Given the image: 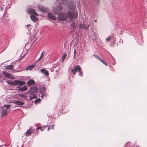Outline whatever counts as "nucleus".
Listing matches in <instances>:
<instances>
[{
	"label": "nucleus",
	"instance_id": "nucleus-1",
	"mask_svg": "<svg viewBox=\"0 0 147 147\" xmlns=\"http://www.w3.org/2000/svg\"><path fill=\"white\" fill-rule=\"evenodd\" d=\"M27 12L29 14H31L30 17L31 20L35 22L37 20L36 16H38V14L34 11V9L32 8H28Z\"/></svg>",
	"mask_w": 147,
	"mask_h": 147
},
{
	"label": "nucleus",
	"instance_id": "nucleus-2",
	"mask_svg": "<svg viewBox=\"0 0 147 147\" xmlns=\"http://www.w3.org/2000/svg\"><path fill=\"white\" fill-rule=\"evenodd\" d=\"M67 16L70 20L77 18L78 16V12L76 11H67Z\"/></svg>",
	"mask_w": 147,
	"mask_h": 147
},
{
	"label": "nucleus",
	"instance_id": "nucleus-3",
	"mask_svg": "<svg viewBox=\"0 0 147 147\" xmlns=\"http://www.w3.org/2000/svg\"><path fill=\"white\" fill-rule=\"evenodd\" d=\"M71 71L74 75H75V72L78 71L79 72V75L80 76H82L83 75V73L81 70V67L78 65L74 66V69H71Z\"/></svg>",
	"mask_w": 147,
	"mask_h": 147
},
{
	"label": "nucleus",
	"instance_id": "nucleus-4",
	"mask_svg": "<svg viewBox=\"0 0 147 147\" xmlns=\"http://www.w3.org/2000/svg\"><path fill=\"white\" fill-rule=\"evenodd\" d=\"M10 106L9 105H4L2 107L1 109L2 110L1 113H2L1 116H4L7 115V109H9Z\"/></svg>",
	"mask_w": 147,
	"mask_h": 147
},
{
	"label": "nucleus",
	"instance_id": "nucleus-5",
	"mask_svg": "<svg viewBox=\"0 0 147 147\" xmlns=\"http://www.w3.org/2000/svg\"><path fill=\"white\" fill-rule=\"evenodd\" d=\"M68 18L67 14L65 13L61 12L58 14V18L60 20L64 21L66 20Z\"/></svg>",
	"mask_w": 147,
	"mask_h": 147
},
{
	"label": "nucleus",
	"instance_id": "nucleus-6",
	"mask_svg": "<svg viewBox=\"0 0 147 147\" xmlns=\"http://www.w3.org/2000/svg\"><path fill=\"white\" fill-rule=\"evenodd\" d=\"M62 10V6L61 3L59 4L58 6L53 8V13L56 15L57 14L59 11Z\"/></svg>",
	"mask_w": 147,
	"mask_h": 147
},
{
	"label": "nucleus",
	"instance_id": "nucleus-7",
	"mask_svg": "<svg viewBox=\"0 0 147 147\" xmlns=\"http://www.w3.org/2000/svg\"><path fill=\"white\" fill-rule=\"evenodd\" d=\"M25 84V83L24 81H22L18 80H14V82H13V85L17 84L19 85V86L18 87V88H19L20 87H21L22 85Z\"/></svg>",
	"mask_w": 147,
	"mask_h": 147
},
{
	"label": "nucleus",
	"instance_id": "nucleus-8",
	"mask_svg": "<svg viewBox=\"0 0 147 147\" xmlns=\"http://www.w3.org/2000/svg\"><path fill=\"white\" fill-rule=\"evenodd\" d=\"M45 87H41L40 89V94H41V96L40 97L42 99V97L43 96H45L46 97L47 96V94H45Z\"/></svg>",
	"mask_w": 147,
	"mask_h": 147
},
{
	"label": "nucleus",
	"instance_id": "nucleus-9",
	"mask_svg": "<svg viewBox=\"0 0 147 147\" xmlns=\"http://www.w3.org/2000/svg\"><path fill=\"white\" fill-rule=\"evenodd\" d=\"M3 74L5 77L10 79H14L15 78L11 74H8L5 71H3Z\"/></svg>",
	"mask_w": 147,
	"mask_h": 147
},
{
	"label": "nucleus",
	"instance_id": "nucleus-10",
	"mask_svg": "<svg viewBox=\"0 0 147 147\" xmlns=\"http://www.w3.org/2000/svg\"><path fill=\"white\" fill-rule=\"evenodd\" d=\"M38 7L40 10L43 12H46L49 11L48 8L42 5H38Z\"/></svg>",
	"mask_w": 147,
	"mask_h": 147
},
{
	"label": "nucleus",
	"instance_id": "nucleus-11",
	"mask_svg": "<svg viewBox=\"0 0 147 147\" xmlns=\"http://www.w3.org/2000/svg\"><path fill=\"white\" fill-rule=\"evenodd\" d=\"M77 24L74 21H72L70 24V26L71 27V29H73V30L74 31L75 30Z\"/></svg>",
	"mask_w": 147,
	"mask_h": 147
},
{
	"label": "nucleus",
	"instance_id": "nucleus-12",
	"mask_svg": "<svg viewBox=\"0 0 147 147\" xmlns=\"http://www.w3.org/2000/svg\"><path fill=\"white\" fill-rule=\"evenodd\" d=\"M38 88L36 86L31 87L30 89V92L36 93L38 91Z\"/></svg>",
	"mask_w": 147,
	"mask_h": 147
},
{
	"label": "nucleus",
	"instance_id": "nucleus-13",
	"mask_svg": "<svg viewBox=\"0 0 147 147\" xmlns=\"http://www.w3.org/2000/svg\"><path fill=\"white\" fill-rule=\"evenodd\" d=\"M48 17L50 19L53 20H55L56 19L55 17L51 13L49 12L48 13Z\"/></svg>",
	"mask_w": 147,
	"mask_h": 147
},
{
	"label": "nucleus",
	"instance_id": "nucleus-14",
	"mask_svg": "<svg viewBox=\"0 0 147 147\" xmlns=\"http://www.w3.org/2000/svg\"><path fill=\"white\" fill-rule=\"evenodd\" d=\"M34 83L35 82L34 80L32 79L28 81L27 83V84L28 86L32 85L34 84Z\"/></svg>",
	"mask_w": 147,
	"mask_h": 147
},
{
	"label": "nucleus",
	"instance_id": "nucleus-15",
	"mask_svg": "<svg viewBox=\"0 0 147 147\" xmlns=\"http://www.w3.org/2000/svg\"><path fill=\"white\" fill-rule=\"evenodd\" d=\"M15 103L16 105H19L20 107L22 106L24 104V103L23 102L19 101H15Z\"/></svg>",
	"mask_w": 147,
	"mask_h": 147
},
{
	"label": "nucleus",
	"instance_id": "nucleus-16",
	"mask_svg": "<svg viewBox=\"0 0 147 147\" xmlns=\"http://www.w3.org/2000/svg\"><path fill=\"white\" fill-rule=\"evenodd\" d=\"M5 68L6 69L11 70L13 69V65H9L5 66Z\"/></svg>",
	"mask_w": 147,
	"mask_h": 147
},
{
	"label": "nucleus",
	"instance_id": "nucleus-17",
	"mask_svg": "<svg viewBox=\"0 0 147 147\" xmlns=\"http://www.w3.org/2000/svg\"><path fill=\"white\" fill-rule=\"evenodd\" d=\"M35 65H30L26 67V70H31L33 68L35 67Z\"/></svg>",
	"mask_w": 147,
	"mask_h": 147
},
{
	"label": "nucleus",
	"instance_id": "nucleus-18",
	"mask_svg": "<svg viewBox=\"0 0 147 147\" xmlns=\"http://www.w3.org/2000/svg\"><path fill=\"white\" fill-rule=\"evenodd\" d=\"M27 88L26 86H24L23 87H20L19 90L21 91H24L27 90Z\"/></svg>",
	"mask_w": 147,
	"mask_h": 147
},
{
	"label": "nucleus",
	"instance_id": "nucleus-19",
	"mask_svg": "<svg viewBox=\"0 0 147 147\" xmlns=\"http://www.w3.org/2000/svg\"><path fill=\"white\" fill-rule=\"evenodd\" d=\"M26 136H29L31 135V132L30 130V129H28L27 131L26 132Z\"/></svg>",
	"mask_w": 147,
	"mask_h": 147
},
{
	"label": "nucleus",
	"instance_id": "nucleus-20",
	"mask_svg": "<svg viewBox=\"0 0 147 147\" xmlns=\"http://www.w3.org/2000/svg\"><path fill=\"white\" fill-rule=\"evenodd\" d=\"M125 147H133L131 144V143L129 142L126 143V144H125Z\"/></svg>",
	"mask_w": 147,
	"mask_h": 147
},
{
	"label": "nucleus",
	"instance_id": "nucleus-21",
	"mask_svg": "<svg viewBox=\"0 0 147 147\" xmlns=\"http://www.w3.org/2000/svg\"><path fill=\"white\" fill-rule=\"evenodd\" d=\"M59 66V64L57 62L55 64H54L53 65L52 67L53 68H56Z\"/></svg>",
	"mask_w": 147,
	"mask_h": 147
},
{
	"label": "nucleus",
	"instance_id": "nucleus-22",
	"mask_svg": "<svg viewBox=\"0 0 147 147\" xmlns=\"http://www.w3.org/2000/svg\"><path fill=\"white\" fill-rule=\"evenodd\" d=\"M36 97V95L33 94H31L30 96V100H32Z\"/></svg>",
	"mask_w": 147,
	"mask_h": 147
},
{
	"label": "nucleus",
	"instance_id": "nucleus-23",
	"mask_svg": "<svg viewBox=\"0 0 147 147\" xmlns=\"http://www.w3.org/2000/svg\"><path fill=\"white\" fill-rule=\"evenodd\" d=\"M61 2L64 5H67L68 3V0H61Z\"/></svg>",
	"mask_w": 147,
	"mask_h": 147
},
{
	"label": "nucleus",
	"instance_id": "nucleus-24",
	"mask_svg": "<svg viewBox=\"0 0 147 147\" xmlns=\"http://www.w3.org/2000/svg\"><path fill=\"white\" fill-rule=\"evenodd\" d=\"M113 38V36H111L110 37L106 38V40L107 42H109L110 40H111L112 38Z\"/></svg>",
	"mask_w": 147,
	"mask_h": 147
},
{
	"label": "nucleus",
	"instance_id": "nucleus-25",
	"mask_svg": "<svg viewBox=\"0 0 147 147\" xmlns=\"http://www.w3.org/2000/svg\"><path fill=\"white\" fill-rule=\"evenodd\" d=\"M86 25L84 23H83L82 24H81L80 26V28L82 29H84Z\"/></svg>",
	"mask_w": 147,
	"mask_h": 147
},
{
	"label": "nucleus",
	"instance_id": "nucleus-26",
	"mask_svg": "<svg viewBox=\"0 0 147 147\" xmlns=\"http://www.w3.org/2000/svg\"><path fill=\"white\" fill-rule=\"evenodd\" d=\"M14 82L11 80H8L7 81V82L8 84H13V82Z\"/></svg>",
	"mask_w": 147,
	"mask_h": 147
},
{
	"label": "nucleus",
	"instance_id": "nucleus-27",
	"mask_svg": "<svg viewBox=\"0 0 147 147\" xmlns=\"http://www.w3.org/2000/svg\"><path fill=\"white\" fill-rule=\"evenodd\" d=\"M67 53L65 54L62 57V60L63 61L66 58V56H67Z\"/></svg>",
	"mask_w": 147,
	"mask_h": 147
},
{
	"label": "nucleus",
	"instance_id": "nucleus-28",
	"mask_svg": "<svg viewBox=\"0 0 147 147\" xmlns=\"http://www.w3.org/2000/svg\"><path fill=\"white\" fill-rule=\"evenodd\" d=\"M90 26V25L89 24L87 26H86V25L85 26L84 28V30H86Z\"/></svg>",
	"mask_w": 147,
	"mask_h": 147
},
{
	"label": "nucleus",
	"instance_id": "nucleus-29",
	"mask_svg": "<svg viewBox=\"0 0 147 147\" xmlns=\"http://www.w3.org/2000/svg\"><path fill=\"white\" fill-rule=\"evenodd\" d=\"M60 67H59L58 68V69H57L56 70V74L57 75H59V73L58 72V71L60 69Z\"/></svg>",
	"mask_w": 147,
	"mask_h": 147
},
{
	"label": "nucleus",
	"instance_id": "nucleus-30",
	"mask_svg": "<svg viewBox=\"0 0 147 147\" xmlns=\"http://www.w3.org/2000/svg\"><path fill=\"white\" fill-rule=\"evenodd\" d=\"M93 56H94V57H95V58H96V59H98V60H99V58H100V57L99 56H98V55H95V54H94V55H93Z\"/></svg>",
	"mask_w": 147,
	"mask_h": 147
},
{
	"label": "nucleus",
	"instance_id": "nucleus-31",
	"mask_svg": "<svg viewBox=\"0 0 147 147\" xmlns=\"http://www.w3.org/2000/svg\"><path fill=\"white\" fill-rule=\"evenodd\" d=\"M76 49H75L74 51V58H75V57L76 56Z\"/></svg>",
	"mask_w": 147,
	"mask_h": 147
},
{
	"label": "nucleus",
	"instance_id": "nucleus-32",
	"mask_svg": "<svg viewBox=\"0 0 147 147\" xmlns=\"http://www.w3.org/2000/svg\"><path fill=\"white\" fill-rule=\"evenodd\" d=\"M20 96L22 98H25L26 97L25 95L23 94H20Z\"/></svg>",
	"mask_w": 147,
	"mask_h": 147
},
{
	"label": "nucleus",
	"instance_id": "nucleus-33",
	"mask_svg": "<svg viewBox=\"0 0 147 147\" xmlns=\"http://www.w3.org/2000/svg\"><path fill=\"white\" fill-rule=\"evenodd\" d=\"M45 54V52L43 51V52H42L41 53V56H40V57H43Z\"/></svg>",
	"mask_w": 147,
	"mask_h": 147
},
{
	"label": "nucleus",
	"instance_id": "nucleus-34",
	"mask_svg": "<svg viewBox=\"0 0 147 147\" xmlns=\"http://www.w3.org/2000/svg\"><path fill=\"white\" fill-rule=\"evenodd\" d=\"M46 70L44 69H42L40 70L41 72L43 74H45V72Z\"/></svg>",
	"mask_w": 147,
	"mask_h": 147
},
{
	"label": "nucleus",
	"instance_id": "nucleus-35",
	"mask_svg": "<svg viewBox=\"0 0 147 147\" xmlns=\"http://www.w3.org/2000/svg\"><path fill=\"white\" fill-rule=\"evenodd\" d=\"M76 7L75 5L72 6L71 7H69V9H73L75 8Z\"/></svg>",
	"mask_w": 147,
	"mask_h": 147
},
{
	"label": "nucleus",
	"instance_id": "nucleus-36",
	"mask_svg": "<svg viewBox=\"0 0 147 147\" xmlns=\"http://www.w3.org/2000/svg\"><path fill=\"white\" fill-rule=\"evenodd\" d=\"M36 129H40L41 130V131H42L43 130V129H42V127H37L36 128Z\"/></svg>",
	"mask_w": 147,
	"mask_h": 147
},
{
	"label": "nucleus",
	"instance_id": "nucleus-37",
	"mask_svg": "<svg viewBox=\"0 0 147 147\" xmlns=\"http://www.w3.org/2000/svg\"><path fill=\"white\" fill-rule=\"evenodd\" d=\"M45 74V75L46 76H47L49 75V73L48 72V71L47 70H46Z\"/></svg>",
	"mask_w": 147,
	"mask_h": 147
},
{
	"label": "nucleus",
	"instance_id": "nucleus-38",
	"mask_svg": "<svg viewBox=\"0 0 147 147\" xmlns=\"http://www.w3.org/2000/svg\"><path fill=\"white\" fill-rule=\"evenodd\" d=\"M40 101V99H38L37 100H36L34 102L35 103H36L37 102H38Z\"/></svg>",
	"mask_w": 147,
	"mask_h": 147
},
{
	"label": "nucleus",
	"instance_id": "nucleus-39",
	"mask_svg": "<svg viewBox=\"0 0 147 147\" xmlns=\"http://www.w3.org/2000/svg\"><path fill=\"white\" fill-rule=\"evenodd\" d=\"M30 130L31 132V134H32L34 132V130L32 129H30Z\"/></svg>",
	"mask_w": 147,
	"mask_h": 147
},
{
	"label": "nucleus",
	"instance_id": "nucleus-40",
	"mask_svg": "<svg viewBox=\"0 0 147 147\" xmlns=\"http://www.w3.org/2000/svg\"><path fill=\"white\" fill-rule=\"evenodd\" d=\"M99 60H100L101 62H102L103 61H104V60L100 57Z\"/></svg>",
	"mask_w": 147,
	"mask_h": 147
},
{
	"label": "nucleus",
	"instance_id": "nucleus-41",
	"mask_svg": "<svg viewBox=\"0 0 147 147\" xmlns=\"http://www.w3.org/2000/svg\"><path fill=\"white\" fill-rule=\"evenodd\" d=\"M96 4L98 5V4L99 3L100 0H96Z\"/></svg>",
	"mask_w": 147,
	"mask_h": 147
},
{
	"label": "nucleus",
	"instance_id": "nucleus-42",
	"mask_svg": "<svg viewBox=\"0 0 147 147\" xmlns=\"http://www.w3.org/2000/svg\"><path fill=\"white\" fill-rule=\"evenodd\" d=\"M102 63L107 66L106 63L104 61Z\"/></svg>",
	"mask_w": 147,
	"mask_h": 147
},
{
	"label": "nucleus",
	"instance_id": "nucleus-43",
	"mask_svg": "<svg viewBox=\"0 0 147 147\" xmlns=\"http://www.w3.org/2000/svg\"><path fill=\"white\" fill-rule=\"evenodd\" d=\"M51 127H52V129H54V127L55 126V125H51Z\"/></svg>",
	"mask_w": 147,
	"mask_h": 147
},
{
	"label": "nucleus",
	"instance_id": "nucleus-44",
	"mask_svg": "<svg viewBox=\"0 0 147 147\" xmlns=\"http://www.w3.org/2000/svg\"><path fill=\"white\" fill-rule=\"evenodd\" d=\"M94 36H95V39L97 38L96 37V34L95 33H94Z\"/></svg>",
	"mask_w": 147,
	"mask_h": 147
},
{
	"label": "nucleus",
	"instance_id": "nucleus-45",
	"mask_svg": "<svg viewBox=\"0 0 147 147\" xmlns=\"http://www.w3.org/2000/svg\"><path fill=\"white\" fill-rule=\"evenodd\" d=\"M4 8L3 7H1V11H3V10Z\"/></svg>",
	"mask_w": 147,
	"mask_h": 147
},
{
	"label": "nucleus",
	"instance_id": "nucleus-46",
	"mask_svg": "<svg viewBox=\"0 0 147 147\" xmlns=\"http://www.w3.org/2000/svg\"><path fill=\"white\" fill-rule=\"evenodd\" d=\"M5 14H5V13H4V14H3V17L4 18H5Z\"/></svg>",
	"mask_w": 147,
	"mask_h": 147
},
{
	"label": "nucleus",
	"instance_id": "nucleus-47",
	"mask_svg": "<svg viewBox=\"0 0 147 147\" xmlns=\"http://www.w3.org/2000/svg\"><path fill=\"white\" fill-rule=\"evenodd\" d=\"M51 70L52 72H53L54 71V70L53 69H51Z\"/></svg>",
	"mask_w": 147,
	"mask_h": 147
},
{
	"label": "nucleus",
	"instance_id": "nucleus-48",
	"mask_svg": "<svg viewBox=\"0 0 147 147\" xmlns=\"http://www.w3.org/2000/svg\"><path fill=\"white\" fill-rule=\"evenodd\" d=\"M30 26V24H28V25L27 26V28L28 29L29 26Z\"/></svg>",
	"mask_w": 147,
	"mask_h": 147
},
{
	"label": "nucleus",
	"instance_id": "nucleus-49",
	"mask_svg": "<svg viewBox=\"0 0 147 147\" xmlns=\"http://www.w3.org/2000/svg\"><path fill=\"white\" fill-rule=\"evenodd\" d=\"M50 128H51L50 127H48V128L47 130H48V131H49Z\"/></svg>",
	"mask_w": 147,
	"mask_h": 147
},
{
	"label": "nucleus",
	"instance_id": "nucleus-50",
	"mask_svg": "<svg viewBox=\"0 0 147 147\" xmlns=\"http://www.w3.org/2000/svg\"><path fill=\"white\" fill-rule=\"evenodd\" d=\"M111 56L112 58V59H113V60L115 61V59L113 58V56L112 55H111Z\"/></svg>",
	"mask_w": 147,
	"mask_h": 147
},
{
	"label": "nucleus",
	"instance_id": "nucleus-51",
	"mask_svg": "<svg viewBox=\"0 0 147 147\" xmlns=\"http://www.w3.org/2000/svg\"><path fill=\"white\" fill-rule=\"evenodd\" d=\"M94 22H96V21H97V20H94Z\"/></svg>",
	"mask_w": 147,
	"mask_h": 147
},
{
	"label": "nucleus",
	"instance_id": "nucleus-52",
	"mask_svg": "<svg viewBox=\"0 0 147 147\" xmlns=\"http://www.w3.org/2000/svg\"><path fill=\"white\" fill-rule=\"evenodd\" d=\"M41 57H40V58H39L38 59H38H39V60H40V59L41 58Z\"/></svg>",
	"mask_w": 147,
	"mask_h": 147
},
{
	"label": "nucleus",
	"instance_id": "nucleus-53",
	"mask_svg": "<svg viewBox=\"0 0 147 147\" xmlns=\"http://www.w3.org/2000/svg\"><path fill=\"white\" fill-rule=\"evenodd\" d=\"M24 56H22V58H21V59H22V57H24Z\"/></svg>",
	"mask_w": 147,
	"mask_h": 147
},
{
	"label": "nucleus",
	"instance_id": "nucleus-54",
	"mask_svg": "<svg viewBox=\"0 0 147 147\" xmlns=\"http://www.w3.org/2000/svg\"><path fill=\"white\" fill-rule=\"evenodd\" d=\"M57 1L58 0H56Z\"/></svg>",
	"mask_w": 147,
	"mask_h": 147
}]
</instances>
